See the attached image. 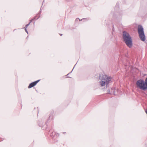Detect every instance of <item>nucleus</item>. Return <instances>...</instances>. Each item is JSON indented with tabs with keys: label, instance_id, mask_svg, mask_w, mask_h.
I'll use <instances>...</instances> for the list:
<instances>
[{
	"label": "nucleus",
	"instance_id": "nucleus-1",
	"mask_svg": "<svg viewBox=\"0 0 147 147\" xmlns=\"http://www.w3.org/2000/svg\"><path fill=\"white\" fill-rule=\"evenodd\" d=\"M123 38L124 42L129 48H131L133 45L132 41L129 34L126 31L123 32Z\"/></svg>",
	"mask_w": 147,
	"mask_h": 147
},
{
	"label": "nucleus",
	"instance_id": "nucleus-2",
	"mask_svg": "<svg viewBox=\"0 0 147 147\" xmlns=\"http://www.w3.org/2000/svg\"><path fill=\"white\" fill-rule=\"evenodd\" d=\"M136 86L137 88L143 90L147 89V78L144 82L142 80H138L136 82Z\"/></svg>",
	"mask_w": 147,
	"mask_h": 147
},
{
	"label": "nucleus",
	"instance_id": "nucleus-3",
	"mask_svg": "<svg viewBox=\"0 0 147 147\" xmlns=\"http://www.w3.org/2000/svg\"><path fill=\"white\" fill-rule=\"evenodd\" d=\"M111 80V78L106 75H103L102 78L100 82L101 86H106V87L109 83Z\"/></svg>",
	"mask_w": 147,
	"mask_h": 147
},
{
	"label": "nucleus",
	"instance_id": "nucleus-4",
	"mask_svg": "<svg viewBox=\"0 0 147 147\" xmlns=\"http://www.w3.org/2000/svg\"><path fill=\"white\" fill-rule=\"evenodd\" d=\"M138 29L140 39L142 41H144L145 40V37L144 33L143 28L142 26L139 25L138 26Z\"/></svg>",
	"mask_w": 147,
	"mask_h": 147
},
{
	"label": "nucleus",
	"instance_id": "nucleus-5",
	"mask_svg": "<svg viewBox=\"0 0 147 147\" xmlns=\"http://www.w3.org/2000/svg\"><path fill=\"white\" fill-rule=\"evenodd\" d=\"M40 80H37L34 82H32L29 85V86L28 87V88H31L35 86L37 84Z\"/></svg>",
	"mask_w": 147,
	"mask_h": 147
},
{
	"label": "nucleus",
	"instance_id": "nucleus-6",
	"mask_svg": "<svg viewBox=\"0 0 147 147\" xmlns=\"http://www.w3.org/2000/svg\"><path fill=\"white\" fill-rule=\"evenodd\" d=\"M39 17L40 16L39 15H36L33 18L30 20V22H32L33 21L38 19Z\"/></svg>",
	"mask_w": 147,
	"mask_h": 147
},
{
	"label": "nucleus",
	"instance_id": "nucleus-7",
	"mask_svg": "<svg viewBox=\"0 0 147 147\" xmlns=\"http://www.w3.org/2000/svg\"><path fill=\"white\" fill-rule=\"evenodd\" d=\"M55 132H52L51 134H50V136L52 137H54V135L55 134Z\"/></svg>",
	"mask_w": 147,
	"mask_h": 147
},
{
	"label": "nucleus",
	"instance_id": "nucleus-8",
	"mask_svg": "<svg viewBox=\"0 0 147 147\" xmlns=\"http://www.w3.org/2000/svg\"><path fill=\"white\" fill-rule=\"evenodd\" d=\"M31 22H30H30H29L28 24H26V26H25V28H27L28 27V26H29V25H30V23H31Z\"/></svg>",
	"mask_w": 147,
	"mask_h": 147
},
{
	"label": "nucleus",
	"instance_id": "nucleus-9",
	"mask_svg": "<svg viewBox=\"0 0 147 147\" xmlns=\"http://www.w3.org/2000/svg\"><path fill=\"white\" fill-rule=\"evenodd\" d=\"M145 112H146V113L147 114V109H146L145 108H144Z\"/></svg>",
	"mask_w": 147,
	"mask_h": 147
},
{
	"label": "nucleus",
	"instance_id": "nucleus-10",
	"mask_svg": "<svg viewBox=\"0 0 147 147\" xmlns=\"http://www.w3.org/2000/svg\"><path fill=\"white\" fill-rule=\"evenodd\" d=\"M25 30L26 32L27 33H28V31H27V30H26V28H25Z\"/></svg>",
	"mask_w": 147,
	"mask_h": 147
},
{
	"label": "nucleus",
	"instance_id": "nucleus-11",
	"mask_svg": "<svg viewBox=\"0 0 147 147\" xmlns=\"http://www.w3.org/2000/svg\"><path fill=\"white\" fill-rule=\"evenodd\" d=\"M59 35L61 36L62 35V34H59Z\"/></svg>",
	"mask_w": 147,
	"mask_h": 147
},
{
	"label": "nucleus",
	"instance_id": "nucleus-12",
	"mask_svg": "<svg viewBox=\"0 0 147 147\" xmlns=\"http://www.w3.org/2000/svg\"><path fill=\"white\" fill-rule=\"evenodd\" d=\"M52 113V114H53L54 113V112H53Z\"/></svg>",
	"mask_w": 147,
	"mask_h": 147
}]
</instances>
